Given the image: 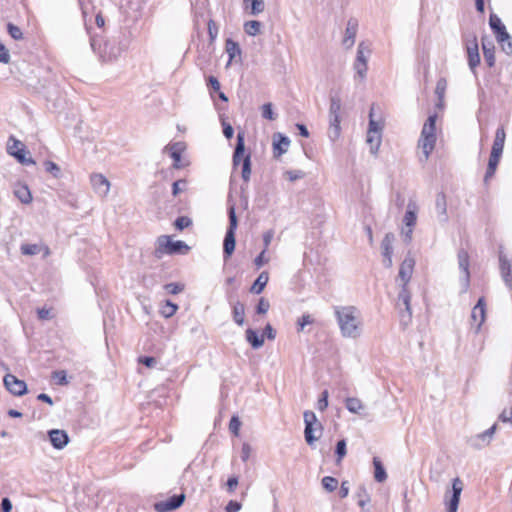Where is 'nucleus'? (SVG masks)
I'll list each match as a JSON object with an SVG mask.
<instances>
[{
	"instance_id": "1",
	"label": "nucleus",
	"mask_w": 512,
	"mask_h": 512,
	"mask_svg": "<svg viewBox=\"0 0 512 512\" xmlns=\"http://www.w3.org/2000/svg\"><path fill=\"white\" fill-rule=\"evenodd\" d=\"M415 263L416 261L414 257L411 253H408L400 265L398 276L396 278V283L400 287L396 305L400 310L402 321H405V318H407V321H410L412 316L410 307L411 294L407 285L411 280Z\"/></svg>"
},
{
	"instance_id": "2",
	"label": "nucleus",
	"mask_w": 512,
	"mask_h": 512,
	"mask_svg": "<svg viewBox=\"0 0 512 512\" xmlns=\"http://www.w3.org/2000/svg\"><path fill=\"white\" fill-rule=\"evenodd\" d=\"M342 337L358 339L363 333V319L360 310L353 305L335 306L333 308Z\"/></svg>"
},
{
	"instance_id": "3",
	"label": "nucleus",
	"mask_w": 512,
	"mask_h": 512,
	"mask_svg": "<svg viewBox=\"0 0 512 512\" xmlns=\"http://www.w3.org/2000/svg\"><path fill=\"white\" fill-rule=\"evenodd\" d=\"M505 139V130H497L489 157L485 180L492 177L497 169L498 163L503 153Z\"/></svg>"
},
{
	"instance_id": "4",
	"label": "nucleus",
	"mask_w": 512,
	"mask_h": 512,
	"mask_svg": "<svg viewBox=\"0 0 512 512\" xmlns=\"http://www.w3.org/2000/svg\"><path fill=\"white\" fill-rule=\"evenodd\" d=\"M305 429L304 437L305 441L309 446H313L314 443L321 437L323 426L317 419L316 415L312 411H305L303 413Z\"/></svg>"
},
{
	"instance_id": "5",
	"label": "nucleus",
	"mask_w": 512,
	"mask_h": 512,
	"mask_svg": "<svg viewBox=\"0 0 512 512\" xmlns=\"http://www.w3.org/2000/svg\"><path fill=\"white\" fill-rule=\"evenodd\" d=\"M229 216V227L226 231L224 242H223V254L225 260L231 257L235 250L236 240L235 231L237 229L238 221L235 213L234 206H231L228 211Z\"/></svg>"
},
{
	"instance_id": "6",
	"label": "nucleus",
	"mask_w": 512,
	"mask_h": 512,
	"mask_svg": "<svg viewBox=\"0 0 512 512\" xmlns=\"http://www.w3.org/2000/svg\"><path fill=\"white\" fill-rule=\"evenodd\" d=\"M182 249L188 250V246L183 241H172L169 236H160L156 241L154 254L160 259L165 254L180 253Z\"/></svg>"
},
{
	"instance_id": "7",
	"label": "nucleus",
	"mask_w": 512,
	"mask_h": 512,
	"mask_svg": "<svg viewBox=\"0 0 512 512\" xmlns=\"http://www.w3.org/2000/svg\"><path fill=\"white\" fill-rule=\"evenodd\" d=\"M418 207L414 201H409L407 204V210L403 217L404 227L402 228L403 240L407 243L411 242L413 229L417 222Z\"/></svg>"
},
{
	"instance_id": "8",
	"label": "nucleus",
	"mask_w": 512,
	"mask_h": 512,
	"mask_svg": "<svg viewBox=\"0 0 512 512\" xmlns=\"http://www.w3.org/2000/svg\"><path fill=\"white\" fill-rule=\"evenodd\" d=\"M7 152L23 165L35 164V161L31 157L27 156L29 152L26 150L25 145L12 136L9 138L7 143Z\"/></svg>"
},
{
	"instance_id": "9",
	"label": "nucleus",
	"mask_w": 512,
	"mask_h": 512,
	"mask_svg": "<svg viewBox=\"0 0 512 512\" xmlns=\"http://www.w3.org/2000/svg\"><path fill=\"white\" fill-rule=\"evenodd\" d=\"M463 490V482L460 478H455L452 481V491L445 494V501L447 504V512H457L460 495Z\"/></svg>"
},
{
	"instance_id": "10",
	"label": "nucleus",
	"mask_w": 512,
	"mask_h": 512,
	"mask_svg": "<svg viewBox=\"0 0 512 512\" xmlns=\"http://www.w3.org/2000/svg\"><path fill=\"white\" fill-rule=\"evenodd\" d=\"M437 140L436 130H422L421 137L418 141V147L424 157V161H427L430 154L434 150Z\"/></svg>"
},
{
	"instance_id": "11",
	"label": "nucleus",
	"mask_w": 512,
	"mask_h": 512,
	"mask_svg": "<svg viewBox=\"0 0 512 512\" xmlns=\"http://www.w3.org/2000/svg\"><path fill=\"white\" fill-rule=\"evenodd\" d=\"M465 47L467 52L468 65L474 72L475 68L480 64L479 47L475 34H472L469 38L465 39Z\"/></svg>"
},
{
	"instance_id": "12",
	"label": "nucleus",
	"mask_w": 512,
	"mask_h": 512,
	"mask_svg": "<svg viewBox=\"0 0 512 512\" xmlns=\"http://www.w3.org/2000/svg\"><path fill=\"white\" fill-rule=\"evenodd\" d=\"M342 101L338 92H331L330 94V107H329V122L330 128H339L341 120Z\"/></svg>"
},
{
	"instance_id": "13",
	"label": "nucleus",
	"mask_w": 512,
	"mask_h": 512,
	"mask_svg": "<svg viewBox=\"0 0 512 512\" xmlns=\"http://www.w3.org/2000/svg\"><path fill=\"white\" fill-rule=\"evenodd\" d=\"M496 428L497 426L494 424L486 431L469 437L467 443L474 449H482L488 446L493 438Z\"/></svg>"
},
{
	"instance_id": "14",
	"label": "nucleus",
	"mask_w": 512,
	"mask_h": 512,
	"mask_svg": "<svg viewBox=\"0 0 512 512\" xmlns=\"http://www.w3.org/2000/svg\"><path fill=\"white\" fill-rule=\"evenodd\" d=\"M3 382L6 389L15 396H22L27 392L26 383L12 374H6Z\"/></svg>"
},
{
	"instance_id": "15",
	"label": "nucleus",
	"mask_w": 512,
	"mask_h": 512,
	"mask_svg": "<svg viewBox=\"0 0 512 512\" xmlns=\"http://www.w3.org/2000/svg\"><path fill=\"white\" fill-rule=\"evenodd\" d=\"M185 500L184 494L173 495L170 498L158 501L154 504V509L157 512H169L179 508Z\"/></svg>"
},
{
	"instance_id": "16",
	"label": "nucleus",
	"mask_w": 512,
	"mask_h": 512,
	"mask_svg": "<svg viewBox=\"0 0 512 512\" xmlns=\"http://www.w3.org/2000/svg\"><path fill=\"white\" fill-rule=\"evenodd\" d=\"M470 318L472 325H475L476 332H478L486 319V304L483 297L473 307Z\"/></svg>"
},
{
	"instance_id": "17",
	"label": "nucleus",
	"mask_w": 512,
	"mask_h": 512,
	"mask_svg": "<svg viewBox=\"0 0 512 512\" xmlns=\"http://www.w3.org/2000/svg\"><path fill=\"white\" fill-rule=\"evenodd\" d=\"M90 181L96 194L101 197H106L108 195L110 191V182L103 174H92Z\"/></svg>"
},
{
	"instance_id": "18",
	"label": "nucleus",
	"mask_w": 512,
	"mask_h": 512,
	"mask_svg": "<svg viewBox=\"0 0 512 512\" xmlns=\"http://www.w3.org/2000/svg\"><path fill=\"white\" fill-rule=\"evenodd\" d=\"M499 268L502 279L508 289H512V264L511 261L503 254L499 252Z\"/></svg>"
},
{
	"instance_id": "19",
	"label": "nucleus",
	"mask_w": 512,
	"mask_h": 512,
	"mask_svg": "<svg viewBox=\"0 0 512 512\" xmlns=\"http://www.w3.org/2000/svg\"><path fill=\"white\" fill-rule=\"evenodd\" d=\"M120 53H121L120 48L116 43L105 42L99 52V56H100L102 62L111 63L118 59V57L120 56Z\"/></svg>"
},
{
	"instance_id": "20",
	"label": "nucleus",
	"mask_w": 512,
	"mask_h": 512,
	"mask_svg": "<svg viewBox=\"0 0 512 512\" xmlns=\"http://www.w3.org/2000/svg\"><path fill=\"white\" fill-rule=\"evenodd\" d=\"M358 30V21L355 18H350L347 21L344 37L342 40V44L346 49H350L354 43Z\"/></svg>"
},
{
	"instance_id": "21",
	"label": "nucleus",
	"mask_w": 512,
	"mask_h": 512,
	"mask_svg": "<svg viewBox=\"0 0 512 512\" xmlns=\"http://www.w3.org/2000/svg\"><path fill=\"white\" fill-rule=\"evenodd\" d=\"M458 263L459 268L462 270V281L464 285V290L466 291L469 286L470 273H469V255L468 253L461 249L458 252Z\"/></svg>"
},
{
	"instance_id": "22",
	"label": "nucleus",
	"mask_w": 512,
	"mask_h": 512,
	"mask_svg": "<svg viewBox=\"0 0 512 512\" xmlns=\"http://www.w3.org/2000/svg\"><path fill=\"white\" fill-rule=\"evenodd\" d=\"M165 149L169 151L171 158L174 160V167H182L181 154L186 150V144L182 141L173 142L166 146Z\"/></svg>"
},
{
	"instance_id": "23",
	"label": "nucleus",
	"mask_w": 512,
	"mask_h": 512,
	"mask_svg": "<svg viewBox=\"0 0 512 512\" xmlns=\"http://www.w3.org/2000/svg\"><path fill=\"white\" fill-rule=\"evenodd\" d=\"M49 439L55 449H63L69 442V437L64 430L53 429L49 431Z\"/></svg>"
},
{
	"instance_id": "24",
	"label": "nucleus",
	"mask_w": 512,
	"mask_h": 512,
	"mask_svg": "<svg viewBox=\"0 0 512 512\" xmlns=\"http://www.w3.org/2000/svg\"><path fill=\"white\" fill-rule=\"evenodd\" d=\"M481 44L485 62L489 67H493L496 59L495 46L492 40L488 39L487 37H482Z\"/></svg>"
},
{
	"instance_id": "25",
	"label": "nucleus",
	"mask_w": 512,
	"mask_h": 512,
	"mask_svg": "<svg viewBox=\"0 0 512 512\" xmlns=\"http://www.w3.org/2000/svg\"><path fill=\"white\" fill-rule=\"evenodd\" d=\"M289 146H290V140L288 137L283 136L281 133L274 134L273 148H274V155L276 157H279L283 153L287 152Z\"/></svg>"
},
{
	"instance_id": "26",
	"label": "nucleus",
	"mask_w": 512,
	"mask_h": 512,
	"mask_svg": "<svg viewBox=\"0 0 512 512\" xmlns=\"http://www.w3.org/2000/svg\"><path fill=\"white\" fill-rule=\"evenodd\" d=\"M365 141L370 148V152L376 154L382 141L381 130H367Z\"/></svg>"
},
{
	"instance_id": "27",
	"label": "nucleus",
	"mask_w": 512,
	"mask_h": 512,
	"mask_svg": "<svg viewBox=\"0 0 512 512\" xmlns=\"http://www.w3.org/2000/svg\"><path fill=\"white\" fill-rule=\"evenodd\" d=\"M435 210L439 222L446 223L448 221L447 202L444 194H438L435 201Z\"/></svg>"
},
{
	"instance_id": "28",
	"label": "nucleus",
	"mask_w": 512,
	"mask_h": 512,
	"mask_svg": "<svg viewBox=\"0 0 512 512\" xmlns=\"http://www.w3.org/2000/svg\"><path fill=\"white\" fill-rule=\"evenodd\" d=\"M247 154H245V144H244V130H240L237 135V144L235 147V151L233 154V164L236 166L238 165L241 160L244 159V157Z\"/></svg>"
},
{
	"instance_id": "29",
	"label": "nucleus",
	"mask_w": 512,
	"mask_h": 512,
	"mask_svg": "<svg viewBox=\"0 0 512 512\" xmlns=\"http://www.w3.org/2000/svg\"><path fill=\"white\" fill-rule=\"evenodd\" d=\"M386 123L382 119L381 110L378 106L372 105L369 113V128H382Z\"/></svg>"
},
{
	"instance_id": "30",
	"label": "nucleus",
	"mask_w": 512,
	"mask_h": 512,
	"mask_svg": "<svg viewBox=\"0 0 512 512\" xmlns=\"http://www.w3.org/2000/svg\"><path fill=\"white\" fill-rule=\"evenodd\" d=\"M447 89V80L446 78L438 79L435 87V94L437 96L436 107L438 109H443L445 105V93Z\"/></svg>"
},
{
	"instance_id": "31",
	"label": "nucleus",
	"mask_w": 512,
	"mask_h": 512,
	"mask_svg": "<svg viewBox=\"0 0 512 512\" xmlns=\"http://www.w3.org/2000/svg\"><path fill=\"white\" fill-rule=\"evenodd\" d=\"M225 51L229 56L226 67L230 66L231 63L235 61L236 57L241 55V48L239 44L230 38L225 42Z\"/></svg>"
},
{
	"instance_id": "32",
	"label": "nucleus",
	"mask_w": 512,
	"mask_h": 512,
	"mask_svg": "<svg viewBox=\"0 0 512 512\" xmlns=\"http://www.w3.org/2000/svg\"><path fill=\"white\" fill-rule=\"evenodd\" d=\"M489 25H490V28L492 29L493 33L495 34V37L498 35L506 37V32H507L506 27L502 23L501 19L496 14L490 15Z\"/></svg>"
},
{
	"instance_id": "33",
	"label": "nucleus",
	"mask_w": 512,
	"mask_h": 512,
	"mask_svg": "<svg viewBox=\"0 0 512 512\" xmlns=\"http://www.w3.org/2000/svg\"><path fill=\"white\" fill-rule=\"evenodd\" d=\"M269 280V275L266 271H263L259 274L253 285L251 286L250 291L254 294H260L265 286L267 285Z\"/></svg>"
},
{
	"instance_id": "34",
	"label": "nucleus",
	"mask_w": 512,
	"mask_h": 512,
	"mask_svg": "<svg viewBox=\"0 0 512 512\" xmlns=\"http://www.w3.org/2000/svg\"><path fill=\"white\" fill-rule=\"evenodd\" d=\"M395 240V236L393 233L385 234L382 242H381V254L382 256L393 255V243Z\"/></svg>"
},
{
	"instance_id": "35",
	"label": "nucleus",
	"mask_w": 512,
	"mask_h": 512,
	"mask_svg": "<svg viewBox=\"0 0 512 512\" xmlns=\"http://www.w3.org/2000/svg\"><path fill=\"white\" fill-rule=\"evenodd\" d=\"M246 340L251 344L254 349H258L264 344V335L259 336L253 329L246 330Z\"/></svg>"
},
{
	"instance_id": "36",
	"label": "nucleus",
	"mask_w": 512,
	"mask_h": 512,
	"mask_svg": "<svg viewBox=\"0 0 512 512\" xmlns=\"http://www.w3.org/2000/svg\"><path fill=\"white\" fill-rule=\"evenodd\" d=\"M232 314H233V320L236 324H238L239 326H242L244 324V320H245V307H244V304L241 303V302H236L234 305H233V311H232Z\"/></svg>"
},
{
	"instance_id": "37",
	"label": "nucleus",
	"mask_w": 512,
	"mask_h": 512,
	"mask_svg": "<svg viewBox=\"0 0 512 512\" xmlns=\"http://www.w3.org/2000/svg\"><path fill=\"white\" fill-rule=\"evenodd\" d=\"M374 465V478L377 482H384L387 479L386 471L381 463V461L377 458H373Z\"/></svg>"
},
{
	"instance_id": "38",
	"label": "nucleus",
	"mask_w": 512,
	"mask_h": 512,
	"mask_svg": "<svg viewBox=\"0 0 512 512\" xmlns=\"http://www.w3.org/2000/svg\"><path fill=\"white\" fill-rule=\"evenodd\" d=\"M496 40L505 54L512 55V37L508 32H506V37L496 36Z\"/></svg>"
},
{
	"instance_id": "39",
	"label": "nucleus",
	"mask_w": 512,
	"mask_h": 512,
	"mask_svg": "<svg viewBox=\"0 0 512 512\" xmlns=\"http://www.w3.org/2000/svg\"><path fill=\"white\" fill-rule=\"evenodd\" d=\"M14 194L23 204H29L32 201L31 192L26 185L15 189Z\"/></svg>"
},
{
	"instance_id": "40",
	"label": "nucleus",
	"mask_w": 512,
	"mask_h": 512,
	"mask_svg": "<svg viewBox=\"0 0 512 512\" xmlns=\"http://www.w3.org/2000/svg\"><path fill=\"white\" fill-rule=\"evenodd\" d=\"M369 55L370 49L368 48V46L364 42L359 43L355 61L367 63Z\"/></svg>"
},
{
	"instance_id": "41",
	"label": "nucleus",
	"mask_w": 512,
	"mask_h": 512,
	"mask_svg": "<svg viewBox=\"0 0 512 512\" xmlns=\"http://www.w3.org/2000/svg\"><path fill=\"white\" fill-rule=\"evenodd\" d=\"M177 310H178V305L167 300L161 306L160 313L163 317L170 318L176 313Z\"/></svg>"
},
{
	"instance_id": "42",
	"label": "nucleus",
	"mask_w": 512,
	"mask_h": 512,
	"mask_svg": "<svg viewBox=\"0 0 512 512\" xmlns=\"http://www.w3.org/2000/svg\"><path fill=\"white\" fill-rule=\"evenodd\" d=\"M261 29V23L256 20L247 21L244 23V31L250 36H256Z\"/></svg>"
},
{
	"instance_id": "43",
	"label": "nucleus",
	"mask_w": 512,
	"mask_h": 512,
	"mask_svg": "<svg viewBox=\"0 0 512 512\" xmlns=\"http://www.w3.org/2000/svg\"><path fill=\"white\" fill-rule=\"evenodd\" d=\"M346 408L352 413H359L364 406L360 399L351 397L346 399Z\"/></svg>"
},
{
	"instance_id": "44",
	"label": "nucleus",
	"mask_w": 512,
	"mask_h": 512,
	"mask_svg": "<svg viewBox=\"0 0 512 512\" xmlns=\"http://www.w3.org/2000/svg\"><path fill=\"white\" fill-rule=\"evenodd\" d=\"M305 176H306V173L300 169L288 170V171L284 172V177L291 182H295L297 180L303 179Z\"/></svg>"
},
{
	"instance_id": "45",
	"label": "nucleus",
	"mask_w": 512,
	"mask_h": 512,
	"mask_svg": "<svg viewBox=\"0 0 512 512\" xmlns=\"http://www.w3.org/2000/svg\"><path fill=\"white\" fill-rule=\"evenodd\" d=\"M322 486L328 492H333L338 486V480L331 476H325L322 479Z\"/></svg>"
},
{
	"instance_id": "46",
	"label": "nucleus",
	"mask_w": 512,
	"mask_h": 512,
	"mask_svg": "<svg viewBox=\"0 0 512 512\" xmlns=\"http://www.w3.org/2000/svg\"><path fill=\"white\" fill-rule=\"evenodd\" d=\"M242 161V178L244 181H248L251 174L250 154H247Z\"/></svg>"
},
{
	"instance_id": "47",
	"label": "nucleus",
	"mask_w": 512,
	"mask_h": 512,
	"mask_svg": "<svg viewBox=\"0 0 512 512\" xmlns=\"http://www.w3.org/2000/svg\"><path fill=\"white\" fill-rule=\"evenodd\" d=\"M251 3V14L258 15L264 11L265 2L263 0H244Z\"/></svg>"
},
{
	"instance_id": "48",
	"label": "nucleus",
	"mask_w": 512,
	"mask_h": 512,
	"mask_svg": "<svg viewBox=\"0 0 512 512\" xmlns=\"http://www.w3.org/2000/svg\"><path fill=\"white\" fill-rule=\"evenodd\" d=\"M44 166H45L46 172L53 175V177L59 178L61 176V168L55 162L46 161L44 163Z\"/></svg>"
},
{
	"instance_id": "49",
	"label": "nucleus",
	"mask_w": 512,
	"mask_h": 512,
	"mask_svg": "<svg viewBox=\"0 0 512 512\" xmlns=\"http://www.w3.org/2000/svg\"><path fill=\"white\" fill-rule=\"evenodd\" d=\"M353 68L356 76H358L360 79H365L368 70L367 63L354 61Z\"/></svg>"
},
{
	"instance_id": "50",
	"label": "nucleus",
	"mask_w": 512,
	"mask_h": 512,
	"mask_svg": "<svg viewBox=\"0 0 512 512\" xmlns=\"http://www.w3.org/2000/svg\"><path fill=\"white\" fill-rule=\"evenodd\" d=\"M20 250L22 254L32 256L38 254L40 248L37 244H22Z\"/></svg>"
},
{
	"instance_id": "51",
	"label": "nucleus",
	"mask_w": 512,
	"mask_h": 512,
	"mask_svg": "<svg viewBox=\"0 0 512 512\" xmlns=\"http://www.w3.org/2000/svg\"><path fill=\"white\" fill-rule=\"evenodd\" d=\"M7 30H8L9 35L14 40H21V39H23L22 30L18 26L14 25L12 23H8Z\"/></svg>"
},
{
	"instance_id": "52",
	"label": "nucleus",
	"mask_w": 512,
	"mask_h": 512,
	"mask_svg": "<svg viewBox=\"0 0 512 512\" xmlns=\"http://www.w3.org/2000/svg\"><path fill=\"white\" fill-rule=\"evenodd\" d=\"M335 453L337 455V462H340L345 457L347 451L346 441L344 439L337 442Z\"/></svg>"
},
{
	"instance_id": "53",
	"label": "nucleus",
	"mask_w": 512,
	"mask_h": 512,
	"mask_svg": "<svg viewBox=\"0 0 512 512\" xmlns=\"http://www.w3.org/2000/svg\"><path fill=\"white\" fill-rule=\"evenodd\" d=\"M218 31H219V28H218V25L215 23V21L209 20L208 34H209V39H210L211 43H213L216 40V38L218 36Z\"/></svg>"
},
{
	"instance_id": "54",
	"label": "nucleus",
	"mask_w": 512,
	"mask_h": 512,
	"mask_svg": "<svg viewBox=\"0 0 512 512\" xmlns=\"http://www.w3.org/2000/svg\"><path fill=\"white\" fill-rule=\"evenodd\" d=\"M262 117L265 119L273 120L275 119V113L273 112L271 103H266L261 107Z\"/></svg>"
},
{
	"instance_id": "55",
	"label": "nucleus",
	"mask_w": 512,
	"mask_h": 512,
	"mask_svg": "<svg viewBox=\"0 0 512 512\" xmlns=\"http://www.w3.org/2000/svg\"><path fill=\"white\" fill-rule=\"evenodd\" d=\"M191 224H192L191 219L186 216L178 217L175 221V226L179 230H183V229L189 227Z\"/></svg>"
},
{
	"instance_id": "56",
	"label": "nucleus",
	"mask_w": 512,
	"mask_h": 512,
	"mask_svg": "<svg viewBox=\"0 0 512 512\" xmlns=\"http://www.w3.org/2000/svg\"><path fill=\"white\" fill-rule=\"evenodd\" d=\"M164 289L170 294H178L184 290V285L178 283H168L164 286Z\"/></svg>"
},
{
	"instance_id": "57",
	"label": "nucleus",
	"mask_w": 512,
	"mask_h": 512,
	"mask_svg": "<svg viewBox=\"0 0 512 512\" xmlns=\"http://www.w3.org/2000/svg\"><path fill=\"white\" fill-rule=\"evenodd\" d=\"M328 391L327 390H324L319 399H318V402H317V408L320 410V411H324L327 406H328Z\"/></svg>"
},
{
	"instance_id": "58",
	"label": "nucleus",
	"mask_w": 512,
	"mask_h": 512,
	"mask_svg": "<svg viewBox=\"0 0 512 512\" xmlns=\"http://www.w3.org/2000/svg\"><path fill=\"white\" fill-rule=\"evenodd\" d=\"M270 308V303L267 299L261 298L258 302V305L256 307V311L259 314H265Z\"/></svg>"
},
{
	"instance_id": "59",
	"label": "nucleus",
	"mask_w": 512,
	"mask_h": 512,
	"mask_svg": "<svg viewBox=\"0 0 512 512\" xmlns=\"http://www.w3.org/2000/svg\"><path fill=\"white\" fill-rule=\"evenodd\" d=\"M267 250H262L261 253L255 258L254 264L257 268L262 267L264 264L269 262V258L266 257Z\"/></svg>"
},
{
	"instance_id": "60",
	"label": "nucleus",
	"mask_w": 512,
	"mask_h": 512,
	"mask_svg": "<svg viewBox=\"0 0 512 512\" xmlns=\"http://www.w3.org/2000/svg\"><path fill=\"white\" fill-rule=\"evenodd\" d=\"M186 187L185 180L175 181L172 185V194L173 196H177L180 192H182Z\"/></svg>"
},
{
	"instance_id": "61",
	"label": "nucleus",
	"mask_w": 512,
	"mask_h": 512,
	"mask_svg": "<svg viewBox=\"0 0 512 512\" xmlns=\"http://www.w3.org/2000/svg\"><path fill=\"white\" fill-rule=\"evenodd\" d=\"M240 426H241V422L240 420L238 419V417H232L231 420H230V423H229V429L230 431L234 434V435H238L239 434V429H240Z\"/></svg>"
},
{
	"instance_id": "62",
	"label": "nucleus",
	"mask_w": 512,
	"mask_h": 512,
	"mask_svg": "<svg viewBox=\"0 0 512 512\" xmlns=\"http://www.w3.org/2000/svg\"><path fill=\"white\" fill-rule=\"evenodd\" d=\"M10 62V54L8 49L0 43V63L8 64Z\"/></svg>"
},
{
	"instance_id": "63",
	"label": "nucleus",
	"mask_w": 512,
	"mask_h": 512,
	"mask_svg": "<svg viewBox=\"0 0 512 512\" xmlns=\"http://www.w3.org/2000/svg\"><path fill=\"white\" fill-rule=\"evenodd\" d=\"M241 507L242 506L239 502L231 500L226 505L225 511L226 512H238L241 510Z\"/></svg>"
},
{
	"instance_id": "64",
	"label": "nucleus",
	"mask_w": 512,
	"mask_h": 512,
	"mask_svg": "<svg viewBox=\"0 0 512 512\" xmlns=\"http://www.w3.org/2000/svg\"><path fill=\"white\" fill-rule=\"evenodd\" d=\"M502 422H511L512 423V406L509 409L503 410V412L499 416Z\"/></svg>"
}]
</instances>
